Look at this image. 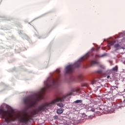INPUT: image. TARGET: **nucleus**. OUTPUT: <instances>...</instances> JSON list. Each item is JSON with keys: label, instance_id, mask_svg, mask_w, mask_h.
<instances>
[{"label": "nucleus", "instance_id": "obj_1", "mask_svg": "<svg viewBox=\"0 0 125 125\" xmlns=\"http://www.w3.org/2000/svg\"><path fill=\"white\" fill-rule=\"evenodd\" d=\"M59 82V80L58 79L56 80L53 79H48L44 83L46 88H43L41 91H39V93L36 94L35 97L31 96L24 98L23 99L24 104L28 106V108L35 107V105H36L38 101L43 99V95L45 93L46 88H49V87L54 88L57 84H58Z\"/></svg>", "mask_w": 125, "mask_h": 125}, {"label": "nucleus", "instance_id": "obj_2", "mask_svg": "<svg viewBox=\"0 0 125 125\" xmlns=\"http://www.w3.org/2000/svg\"><path fill=\"white\" fill-rule=\"evenodd\" d=\"M70 95H72V93H70L68 95H64L62 97H57L55 100L49 103H43L42 104L39 105L37 108L33 110V115H37L39 114V113H42V112L44 111L47 107H49L57 102H63V101H65V98Z\"/></svg>", "mask_w": 125, "mask_h": 125}, {"label": "nucleus", "instance_id": "obj_3", "mask_svg": "<svg viewBox=\"0 0 125 125\" xmlns=\"http://www.w3.org/2000/svg\"><path fill=\"white\" fill-rule=\"evenodd\" d=\"M88 54H86L80 60H78V62H75L74 65L70 64L67 65L65 68V74H72L73 72V67H74V65L75 66L76 68H78V67H80V65H81L82 61L86 60L88 58Z\"/></svg>", "mask_w": 125, "mask_h": 125}, {"label": "nucleus", "instance_id": "obj_4", "mask_svg": "<svg viewBox=\"0 0 125 125\" xmlns=\"http://www.w3.org/2000/svg\"><path fill=\"white\" fill-rule=\"evenodd\" d=\"M16 118L21 124H22V125H28L29 123L31 122V120H32L31 116L27 115L26 113L20 114L18 115Z\"/></svg>", "mask_w": 125, "mask_h": 125}, {"label": "nucleus", "instance_id": "obj_5", "mask_svg": "<svg viewBox=\"0 0 125 125\" xmlns=\"http://www.w3.org/2000/svg\"><path fill=\"white\" fill-rule=\"evenodd\" d=\"M0 115H1L2 119H4L6 123H10L11 121H14L13 116L3 108H0Z\"/></svg>", "mask_w": 125, "mask_h": 125}, {"label": "nucleus", "instance_id": "obj_6", "mask_svg": "<svg viewBox=\"0 0 125 125\" xmlns=\"http://www.w3.org/2000/svg\"><path fill=\"white\" fill-rule=\"evenodd\" d=\"M85 109L87 110V111H91L92 112H94L95 111V109L92 108V107H91V106L89 105H86Z\"/></svg>", "mask_w": 125, "mask_h": 125}, {"label": "nucleus", "instance_id": "obj_7", "mask_svg": "<svg viewBox=\"0 0 125 125\" xmlns=\"http://www.w3.org/2000/svg\"><path fill=\"white\" fill-rule=\"evenodd\" d=\"M64 112V109L63 108H59L57 110V114H62Z\"/></svg>", "mask_w": 125, "mask_h": 125}, {"label": "nucleus", "instance_id": "obj_8", "mask_svg": "<svg viewBox=\"0 0 125 125\" xmlns=\"http://www.w3.org/2000/svg\"><path fill=\"white\" fill-rule=\"evenodd\" d=\"M90 66H93V65L95 64H98V62L96 61H92L90 62Z\"/></svg>", "mask_w": 125, "mask_h": 125}, {"label": "nucleus", "instance_id": "obj_9", "mask_svg": "<svg viewBox=\"0 0 125 125\" xmlns=\"http://www.w3.org/2000/svg\"><path fill=\"white\" fill-rule=\"evenodd\" d=\"M74 103H76V104H79L80 103H83V100H77L74 101Z\"/></svg>", "mask_w": 125, "mask_h": 125}, {"label": "nucleus", "instance_id": "obj_10", "mask_svg": "<svg viewBox=\"0 0 125 125\" xmlns=\"http://www.w3.org/2000/svg\"><path fill=\"white\" fill-rule=\"evenodd\" d=\"M118 66H115L114 67H113L112 69V71H114L115 72H118Z\"/></svg>", "mask_w": 125, "mask_h": 125}, {"label": "nucleus", "instance_id": "obj_11", "mask_svg": "<svg viewBox=\"0 0 125 125\" xmlns=\"http://www.w3.org/2000/svg\"><path fill=\"white\" fill-rule=\"evenodd\" d=\"M115 43H116V41H110L109 42V44H110V45H114Z\"/></svg>", "mask_w": 125, "mask_h": 125}, {"label": "nucleus", "instance_id": "obj_12", "mask_svg": "<svg viewBox=\"0 0 125 125\" xmlns=\"http://www.w3.org/2000/svg\"><path fill=\"white\" fill-rule=\"evenodd\" d=\"M57 106H59V107H60L61 108H63V107H64V105L62 103L58 104Z\"/></svg>", "mask_w": 125, "mask_h": 125}, {"label": "nucleus", "instance_id": "obj_13", "mask_svg": "<svg viewBox=\"0 0 125 125\" xmlns=\"http://www.w3.org/2000/svg\"><path fill=\"white\" fill-rule=\"evenodd\" d=\"M73 91L74 92H79L80 91V89L79 88H75L73 90Z\"/></svg>", "mask_w": 125, "mask_h": 125}, {"label": "nucleus", "instance_id": "obj_14", "mask_svg": "<svg viewBox=\"0 0 125 125\" xmlns=\"http://www.w3.org/2000/svg\"><path fill=\"white\" fill-rule=\"evenodd\" d=\"M119 47H120V44H116L114 45V47H115V48H117V49H119V48H118Z\"/></svg>", "mask_w": 125, "mask_h": 125}, {"label": "nucleus", "instance_id": "obj_15", "mask_svg": "<svg viewBox=\"0 0 125 125\" xmlns=\"http://www.w3.org/2000/svg\"><path fill=\"white\" fill-rule=\"evenodd\" d=\"M97 73L98 74H102V70H99L97 71Z\"/></svg>", "mask_w": 125, "mask_h": 125}, {"label": "nucleus", "instance_id": "obj_16", "mask_svg": "<svg viewBox=\"0 0 125 125\" xmlns=\"http://www.w3.org/2000/svg\"><path fill=\"white\" fill-rule=\"evenodd\" d=\"M54 119H56V120H57V119H58V116H57V115L55 116Z\"/></svg>", "mask_w": 125, "mask_h": 125}, {"label": "nucleus", "instance_id": "obj_17", "mask_svg": "<svg viewBox=\"0 0 125 125\" xmlns=\"http://www.w3.org/2000/svg\"><path fill=\"white\" fill-rule=\"evenodd\" d=\"M106 56V54H103L102 56H99V57H104V56Z\"/></svg>", "mask_w": 125, "mask_h": 125}, {"label": "nucleus", "instance_id": "obj_18", "mask_svg": "<svg viewBox=\"0 0 125 125\" xmlns=\"http://www.w3.org/2000/svg\"><path fill=\"white\" fill-rule=\"evenodd\" d=\"M57 72L59 74V73H60V69H57Z\"/></svg>", "mask_w": 125, "mask_h": 125}, {"label": "nucleus", "instance_id": "obj_19", "mask_svg": "<svg viewBox=\"0 0 125 125\" xmlns=\"http://www.w3.org/2000/svg\"><path fill=\"white\" fill-rule=\"evenodd\" d=\"M101 67L103 69H104V66L103 65H101Z\"/></svg>", "mask_w": 125, "mask_h": 125}, {"label": "nucleus", "instance_id": "obj_20", "mask_svg": "<svg viewBox=\"0 0 125 125\" xmlns=\"http://www.w3.org/2000/svg\"><path fill=\"white\" fill-rule=\"evenodd\" d=\"M109 78H110V76L108 75V76H107V79H109Z\"/></svg>", "mask_w": 125, "mask_h": 125}, {"label": "nucleus", "instance_id": "obj_21", "mask_svg": "<svg viewBox=\"0 0 125 125\" xmlns=\"http://www.w3.org/2000/svg\"><path fill=\"white\" fill-rule=\"evenodd\" d=\"M84 68H87V66H85Z\"/></svg>", "mask_w": 125, "mask_h": 125}, {"label": "nucleus", "instance_id": "obj_22", "mask_svg": "<svg viewBox=\"0 0 125 125\" xmlns=\"http://www.w3.org/2000/svg\"><path fill=\"white\" fill-rule=\"evenodd\" d=\"M96 57H97V56H97V55H96Z\"/></svg>", "mask_w": 125, "mask_h": 125}]
</instances>
